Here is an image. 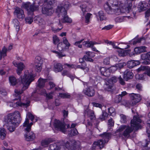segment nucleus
Masks as SVG:
<instances>
[{
  "instance_id": "obj_1",
  "label": "nucleus",
  "mask_w": 150,
  "mask_h": 150,
  "mask_svg": "<svg viewBox=\"0 0 150 150\" xmlns=\"http://www.w3.org/2000/svg\"><path fill=\"white\" fill-rule=\"evenodd\" d=\"M21 81L23 84V86L21 90L18 89L15 90V94L13 95V96L15 98L13 99V102H10L8 105L11 107L16 108L18 106L27 107L29 106L30 102L28 101L26 103H23L20 101H15L21 99L20 94L23 93L24 91L27 88L30 83L34 80L33 76L30 74H29L28 71L25 72L23 76L21 77Z\"/></svg>"
},
{
  "instance_id": "obj_2",
  "label": "nucleus",
  "mask_w": 150,
  "mask_h": 150,
  "mask_svg": "<svg viewBox=\"0 0 150 150\" xmlns=\"http://www.w3.org/2000/svg\"><path fill=\"white\" fill-rule=\"evenodd\" d=\"M142 121L138 117L134 116L131 121V126L128 125H122L119 127L116 130V133L117 137L123 138H128L130 136V133L134 129L137 130L141 128L140 123Z\"/></svg>"
},
{
  "instance_id": "obj_3",
  "label": "nucleus",
  "mask_w": 150,
  "mask_h": 150,
  "mask_svg": "<svg viewBox=\"0 0 150 150\" xmlns=\"http://www.w3.org/2000/svg\"><path fill=\"white\" fill-rule=\"evenodd\" d=\"M21 120L18 111H15L13 113L9 114L6 119L7 129L11 132L14 131L16 127L19 125Z\"/></svg>"
},
{
  "instance_id": "obj_4",
  "label": "nucleus",
  "mask_w": 150,
  "mask_h": 150,
  "mask_svg": "<svg viewBox=\"0 0 150 150\" xmlns=\"http://www.w3.org/2000/svg\"><path fill=\"white\" fill-rule=\"evenodd\" d=\"M69 7V3L68 1L63 2L58 6L56 9V11L58 13L59 17L58 23L59 25H62L61 22L64 23L71 22L72 20L67 15L66 10Z\"/></svg>"
},
{
  "instance_id": "obj_5",
  "label": "nucleus",
  "mask_w": 150,
  "mask_h": 150,
  "mask_svg": "<svg viewBox=\"0 0 150 150\" xmlns=\"http://www.w3.org/2000/svg\"><path fill=\"white\" fill-rule=\"evenodd\" d=\"M111 134L110 133L105 132L100 136L103 138L95 142L92 145V149H95L96 147H98L100 149L103 148L105 143L108 142L110 137Z\"/></svg>"
},
{
  "instance_id": "obj_6",
  "label": "nucleus",
  "mask_w": 150,
  "mask_h": 150,
  "mask_svg": "<svg viewBox=\"0 0 150 150\" xmlns=\"http://www.w3.org/2000/svg\"><path fill=\"white\" fill-rule=\"evenodd\" d=\"M80 142L79 141H76L74 139H72L65 143V146L69 150H76L79 148Z\"/></svg>"
},
{
  "instance_id": "obj_7",
  "label": "nucleus",
  "mask_w": 150,
  "mask_h": 150,
  "mask_svg": "<svg viewBox=\"0 0 150 150\" xmlns=\"http://www.w3.org/2000/svg\"><path fill=\"white\" fill-rule=\"evenodd\" d=\"M55 0L49 1V4L45 5L42 10V13L46 16H50L53 13L54 10L51 5L54 2Z\"/></svg>"
},
{
  "instance_id": "obj_8",
  "label": "nucleus",
  "mask_w": 150,
  "mask_h": 150,
  "mask_svg": "<svg viewBox=\"0 0 150 150\" xmlns=\"http://www.w3.org/2000/svg\"><path fill=\"white\" fill-rule=\"evenodd\" d=\"M35 1H34L33 5L31 4L30 2H28L23 4V7L26 9L28 12H33L38 9V5Z\"/></svg>"
},
{
  "instance_id": "obj_9",
  "label": "nucleus",
  "mask_w": 150,
  "mask_h": 150,
  "mask_svg": "<svg viewBox=\"0 0 150 150\" xmlns=\"http://www.w3.org/2000/svg\"><path fill=\"white\" fill-rule=\"evenodd\" d=\"M43 61L41 58L39 56L36 57L35 60L34 68L36 71H41L42 68Z\"/></svg>"
},
{
  "instance_id": "obj_10",
  "label": "nucleus",
  "mask_w": 150,
  "mask_h": 150,
  "mask_svg": "<svg viewBox=\"0 0 150 150\" xmlns=\"http://www.w3.org/2000/svg\"><path fill=\"white\" fill-rule=\"evenodd\" d=\"M104 8L108 14H115L116 15H119L121 13V10L119 8H117L115 9L114 8H111L110 6L107 5H104Z\"/></svg>"
},
{
  "instance_id": "obj_11",
  "label": "nucleus",
  "mask_w": 150,
  "mask_h": 150,
  "mask_svg": "<svg viewBox=\"0 0 150 150\" xmlns=\"http://www.w3.org/2000/svg\"><path fill=\"white\" fill-rule=\"evenodd\" d=\"M54 126L55 128L64 133L66 131L65 124L64 122H60L59 120H55L54 122Z\"/></svg>"
},
{
  "instance_id": "obj_12",
  "label": "nucleus",
  "mask_w": 150,
  "mask_h": 150,
  "mask_svg": "<svg viewBox=\"0 0 150 150\" xmlns=\"http://www.w3.org/2000/svg\"><path fill=\"white\" fill-rule=\"evenodd\" d=\"M49 150H65L64 146L61 145L59 142H57L51 144L49 148Z\"/></svg>"
},
{
  "instance_id": "obj_13",
  "label": "nucleus",
  "mask_w": 150,
  "mask_h": 150,
  "mask_svg": "<svg viewBox=\"0 0 150 150\" xmlns=\"http://www.w3.org/2000/svg\"><path fill=\"white\" fill-rule=\"evenodd\" d=\"M141 59L144 61L142 62L145 64H150V52L142 54L141 55Z\"/></svg>"
},
{
  "instance_id": "obj_14",
  "label": "nucleus",
  "mask_w": 150,
  "mask_h": 150,
  "mask_svg": "<svg viewBox=\"0 0 150 150\" xmlns=\"http://www.w3.org/2000/svg\"><path fill=\"white\" fill-rule=\"evenodd\" d=\"M14 13L19 19H23L25 17L23 11L19 8L16 7L14 11Z\"/></svg>"
},
{
  "instance_id": "obj_15",
  "label": "nucleus",
  "mask_w": 150,
  "mask_h": 150,
  "mask_svg": "<svg viewBox=\"0 0 150 150\" xmlns=\"http://www.w3.org/2000/svg\"><path fill=\"white\" fill-rule=\"evenodd\" d=\"M131 98L133 105L136 104L139 102L141 99V96L139 94L132 93L131 96Z\"/></svg>"
},
{
  "instance_id": "obj_16",
  "label": "nucleus",
  "mask_w": 150,
  "mask_h": 150,
  "mask_svg": "<svg viewBox=\"0 0 150 150\" xmlns=\"http://www.w3.org/2000/svg\"><path fill=\"white\" fill-rule=\"evenodd\" d=\"M26 131V133L25 135V139L26 141H32L35 138V135L33 132L30 131Z\"/></svg>"
},
{
  "instance_id": "obj_17",
  "label": "nucleus",
  "mask_w": 150,
  "mask_h": 150,
  "mask_svg": "<svg viewBox=\"0 0 150 150\" xmlns=\"http://www.w3.org/2000/svg\"><path fill=\"white\" fill-rule=\"evenodd\" d=\"M83 93L89 97H92L95 94V91L93 87H90L85 88L83 91Z\"/></svg>"
},
{
  "instance_id": "obj_18",
  "label": "nucleus",
  "mask_w": 150,
  "mask_h": 150,
  "mask_svg": "<svg viewBox=\"0 0 150 150\" xmlns=\"http://www.w3.org/2000/svg\"><path fill=\"white\" fill-rule=\"evenodd\" d=\"M99 69L102 75L105 77H108L110 75V68L109 69L105 67H100Z\"/></svg>"
},
{
  "instance_id": "obj_19",
  "label": "nucleus",
  "mask_w": 150,
  "mask_h": 150,
  "mask_svg": "<svg viewBox=\"0 0 150 150\" xmlns=\"http://www.w3.org/2000/svg\"><path fill=\"white\" fill-rule=\"evenodd\" d=\"M13 64L15 66L17 67V74L18 75H20L22 72V71L25 67V66L22 62L17 63L16 62H13Z\"/></svg>"
},
{
  "instance_id": "obj_20",
  "label": "nucleus",
  "mask_w": 150,
  "mask_h": 150,
  "mask_svg": "<svg viewBox=\"0 0 150 150\" xmlns=\"http://www.w3.org/2000/svg\"><path fill=\"white\" fill-rule=\"evenodd\" d=\"M138 72L145 71L144 73L150 77V67L148 66H141L137 69Z\"/></svg>"
},
{
  "instance_id": "obj_21",
  "label": "nucleus",
  "mask_w": 150,
  "mask_h": 150,
  "mask_svg": "<svg viewBox=\"0 0 150 150\" xmlns=\"http://www.w3.org/2000/svg\"><path fill=\"white\" fill-rule=\"evenodd\" d=\"M133 76V73L129 70H126L124 73V79L126 81L132 78Z\"/></svg>"
},
{
  "instance_id": "obj_22",
  "label": "nucleus",
  "mask_w": 150,
  "mask_h": 150,
  "mask_svg": "<svg viewBox=\"0 0 150 150\" xmlns=\"http://www.w3.org/2000/svg\"><path fill=\"white\" fill-rule=\"evenodd\" d=\"M33 124V123L31 122L29 123V119L28 118H26L23 124V126L25 130H28V131L31 130V126Z\"/></svg>"
},
{
  "instance_id": "obj_23",
  "label": "nucleus",
  "mask_w": 150,
  "mask_h": 150,
  "mask_svg": "<svg viewBox=\"0 0 150 150\" xmlns=\"http://www.w3.org/2000/svg\"><path fill=\"white\" fill-rule=\"evenodd\" d=\"M54 141V139L53 138H49L46 139L42 141L41 144L43 146L47 147L50 143L53 142Z\"/></svg>"
},
{
  "instance_id": "obj_24",
  "label": "nucleus",
  "mask_w": 150,
  "mask_h": 150,
  "mask_svg": "<svg viewBox=\"0 0 150 150\" xmlns=\"http://www.w3.org/2000/svg\"><path fill=\"white\" fill-rule=\"evenodd\" d=\"M146 48V47L145 46L137 47L134 49V52L137 54L146 52H147Z\"/></svg>"
},
{
  "instance_id": "obj_25",
  "label": "nucleus",
  "mask_w": 150,
  "mask_h": 150,
  "mask_svg": "<svg viewBox=\"0 0 150 150\" xmlns=\"http://www.w3.org/2000/svg\"><path fill=\"white\" fill-rule=\"evenodd\" d=\"M85 115H87L91 120H94L95 118V117L94 112L88 109H86L84 112Z\"/></svg>"
},
{
  "instance_id": "obj_26",
  "label": "nucleus",
  "mask_w": 150,
  "mask_h": 150,
  "mask_svg": "<svg viewBox=\"0 0 150 150\" xmlns=\"http://www.w3.org/2000/svg\"><path fill=\"white\" fill-rule=\"evenodd\" d=\"M126 65V63L124 62L118 63L116 64L115 66H113L110 67V69L113 71H115L117 69H120L122 68Z\"/></svg>"
},
{
  "instance_id": "obj_27",
  "label": "nucleus",
  "mask_w": 150,
  "mask_h": 150,
  "mask_svg": "<svg viewBox=\"0 0 150 150\" xmlns=\"http://www.w3.org/2000/svg\"><path fill=\"white\" fill-rule=\"evenodd\" d=\"M139 64V62L137 60L129 61L127 63V65L128 67L130 69L134 67Z\"/></svg>"
},
{
  "instance_id": "obj_28",
  "label": "nucleus",
  "mask_w": 150,
  "mask_h": 150,
  "mask_svg": "<svg viewBox=\"0 0 150 150\" xmlns=\"http://www.w3.org/2000/svg\"><path fill=\"white\" fill-rule=\"evenodd\" d=\"M148 5L147 4L145 1L140 2L139 4L138 8H139V12L144 11L146 9Z\"/></svg>"
},
{
  "instance_id": "obj_29",
  "label": "nucleus",
  "mask_w": 150,
  "mask_h": 150,
  "mask_svg": "<svg viewBox=\"0 0 150 150\" xmlns=\"http://www.w3.org/2000/svg\"><path fill=\"white\" fill-rule=\"evenodd\" d=\"M97 19L98 20L100 19V21H102L106 19V17L105 14L102 11H100L96 15Z\"/></svg>"
},
{
  "instance_id": "obj_30",
  "label": "nucleus",
  "mask_w": 150,
  "mask_h": 150,
  "mask_svg": "<svg viewBox=\"0 0 150 150\" xmlns=\"http://www.w3.org/2000/svg\"><path fill=\"white\" fill-rule=\"evenodd\" d=\"M63 69V67L62 64L59 63H56L54 65V71L56 72L61 71Z\"/></svg>"
},
{
  "instance_id": "obj_31",
  "label": "nucleus",
  "mask_w": 150,
  "mask_h": 150,
  "mask_svg": "<svg viewBox=\"0 0 150 150\" xmlns=\"http://www.w3.org/2000/svg\"><path fill=\"white\" fill-rule=\"evenodd\" d=\"M47 79H43L40 78L38 80V86L40 88H42L44 87L45 83L47 82Z\"/></svg>"
},
{
  "instance_id": "obj_32",
  "label": "nucleus",
  "mask_w": 150,
  "mask_h": 150,
  "mask_svg": "<svg viewBox=\"0 0 150 150\" xmlns=\"http://www.w3.org/2000/svg\"><path fill=\"white\" fill-rule=\"evenodd\" d=\"M9 80L11 85L12 86H14L16 85L18 83L17 80L14 76L9 77Z\"/></svg>"
},
{
  "instance_id": "obj_33",
  "label": "nucleus",
  "mask_w": 150,
  "mask_h": 150,
  "mask_svg": "<svg viewBox=\"0 0 150 150\" xmlns=\"http://www.w3.org/2000/svg\"><path fill=\"white\" fill-rule=\"evenodd\" d=\"M7 52V48L5 46H4L2 48V51H0V59L1 60L2 57H4L6 56Z\"/></svg>"
},
{
  "instance_id": "obj_34",
  "label": "nucleus",
  "mask_w": 150,
  "mask_h": 150,
  "mask_svg": "<svg viewBox=\"0 0 150 150\" xmlns=\"http://www.w3.org/2000/svg\"><path fill=\"white\" fill-rule=\"evenodd\" d=\"M6 131L4 128H0V138L4 139L6 137Z\"/></svg>"
},
{
  "instance_id": "obj_35",
  "label": "nucleus",
  "mask_w": 150,
  "mask_h": 150,
  "mask_svg": "<svg viewBox=\"0 0 150 150\" xmlns=\"http://www.w3.org/2000/svg\"><path fill=\"white\" fill-rule=\"evenodd\" d=\"M13 22L14 24V26L16 28V31L18 32L20 29L19 26V22L17 19H15L13 21Z\"/></svg>"
},
{
  "instance_id": "obj_36",
  "label": "nucleus",
  "mask_w": 150,
  "mask_h": 150,
  "mask_svg": "<svg viewBox=\"0 0 150 150\" xmlns=\"http://www.w3.org/2000/svg\"><path fill=\"white\" fill-rule=\"evenodd\" d=\"M103 87L105 90L110 91H111L112 86L111 84L108 81L104 84Z\"/></svg>"
},
{
  "instance_id": "obj_37",
  "label": "nucleus",
  "mask_w": 150,
  "mask_h": 150,
  "mask_svg": "<svg viewBox=\"0 0 150 150\" xmlns=\"http://www.w3.org/2000/svg\"><path fill=\"white\" fill-rule=\"evenodd\" d=\"M79 133L76 129H73L71 130L70 133L68 134L69 137H72L78 134Z\"/></svg>"
},
{
  "instance_id": "obj_38",
  "label": "nucleus",
  "mask_w": 150,
  "mask_h": 150,
  "mask_svg": "<svg viewBox=\"0 0 150 150\" xmlns=\"http://www.w3.org/2000/svg\"><path fill=\"white\" fill-rule=\"evenodd\" d=\"M83 45L87 47H92L93 44L92 41H84L83 42Z\"/></svg>"
},
{
  "instance_id": "obj_39",
  "label": "nucleus",
  "mask_w": 150,
  "mask_h": 150,
  "mask_svg": "<svg viewBox=\"0 0 150 150\" xmlns=\"http://www.w3.org/2000/svg\"><path fill=\"white\" fill-rule=\"evenodd\" d=\"M35 21L36 23L39 24L40 25L43 24L44 23V20L40 17H38L36 18Z\"/></svg>"
},
{
  "instance_id": "obj_40",
  "label": "nucleus",
  "mask_w": 150,
  "mask_h": 150,
  "mask_svg": "<svg viewBox=\"0 0 150 150\" xmlns=\"http://www.w3.org/2000/svg\"><path fill=\"white\" fill-rule=\"evenodd\" d=\"M59 96L63 98H70V95L68 93H59Z\"/></svg>"
},
{
  "instance_id": "obj_41",
  "label": "nucleus",
  "mask_w": 150,
  "mask_h": 150,
  "mask_svg": "<svg viewBox=\"0 0 150 150\" xmlns=\"http://www.w3.org/2000/svg\"><path fill=\"white\" fill-rule=\"evenodd\" d=\"M80 7L83 14L85 12L87 11V8L86 4L85 2H84L82 5H81Z\"/></svg>"
},
{
  "instance_id": "obj_42",
  "label": "nucleus",
  "mask_w": 150,
  "mask_h": 150,
  "mask_svg": "<svg viewBox=\"0 0 150 150\" xmlns=\"http://www.w3.org/2000/svg\"><path fill=\"white\" fill-rule=\"evenodd\" d=\"M108 116V114L106 112H103L102 115L100 116L99 118L101 121H103L106 119Z\"/></svg>"
},
{
  "instance_id": "obj_43",
  "label": "nucleus",
  "mask_w": 150,
  "mask_h": 150,
  "mask_svg": "<svg viewBox=\"0 0 150 150\" xmlns=\"http://www.w3.org/2000/svg\"><path fill=\"white\" fill-rule=\"evenodd\" d=\"M120 117V121L123 123H125L127 122V117L125 115L123 114H121Z\"/></svg>"
},
{
  "instance_id": "obj_44",
  "label": "nucleus",
  "mask_w": 150,
  "mask_h": 150,
  "mask_svg": "<svg viewBox=\"0 0 150 150\" xmlns=\"http://www.w3.org/2000/svg\"><path fill=\"white\" fill-rule=\"evenodd\" d=\"M81 66L83 67L81 68V69L83 70L85 73L88 72L89 70V68L86 66V63H83L81 64Z\"/></svg>"
},
{
  "instance_id": "obj_45",
  "label": "nucleus",
  "mask_w": 150,
  "mask_h": 150,
  "mask_svg": "<svg viewBox=\"0 0 150 150\" xmlns=\"http://www.w3.org/2000/svg\"><path fill=\"white\" fill-rule=\"evenodd\" d=\"M65 45L62 42L59 43L57 45V48L58 50L60 51H62L64 49Z\"/></svg>"
},
{
  "instance_id": "obj_46",
  "label": "nucleus",
  "mask_w": 150,
  "mask_h": 150,
  "mask_svg": "<svg viewBox=\"0 0 150 150\" xmlns=\"http://www.w3.org/2000/svg\"><path fill=\"white\" fill-rule=\"evenodd\" d=\"M62 75L63 76L67 75L69 77L72 79H74V77L71 75L68 71L66 70L63 71L62 73Z\"/></svg>"
},
{
  "instance_id": "obj_47",
  "label": "nucleus",
  "mask_w": 150,
  "mask_h": 150,
  "mask_svg": "<svg viewBox=\"0 0 150 150\" xmlns=\"http://www.w3.org/2000/svg\"><path fill=\"white\" fill-rule=\"evenodd\" d=\"M92 15L90 13H88L85 16V22L86 23L88 24L90 22V19L91 17V16Z\"/></svg>"
},
{
  "instance_id": "obj_48",
  "label": "nucleus",
  "mask_w": 150,
  "mask_h": 150,
  "mask_svg": "<svg viewBox=\"0 0 150 150\" xmlns=\"http://www.w3.org/2000/svg\"><path fill=\"white\" fill-rule=\"evenodd\" d=\"M117 80V78L115 76H113L108 80V81L110 84H113L116 83Z\"/></svg>"
},
{
  "instance_id": "obj_49",
  "label": "nucleus",
  "mask_w": 150,
  "mask_h": 150,
  "mask_svg": "<svg viewBox=\"0 0 150 150\" xmlns=\"http://www.w3.org/2000/svg\"><path fill=\"white\" fill-rule=\"evenodd\" d=\"M25 21L26 23L31 24L33 21V18L28 16L25 18Z\"/></svg>"
},
{
  "instance_id": "obj_50",
  "label": "nucleus",
  "mask_w": 150,
  "mask_h": 150,
  "mask_svg": "<svg viewBox=\"0 0 150 150\" xmlns=\"http://www.w3.org/2000/svg\"><path fill=\"white\" fill-rule=\"evenodd\" d=\"M143 39V38H140L139 39H134L133 40H132L131 41V44H132L133 45H135L137 43H140Z\"/></svg>"
},
{
  "instance_id": "obj_51",
  "label": "nucleus",
  "mask_w": 150,
  "mask_h": 150,
  "mask_svg": "<svg viewBox=\"0 0 150 150\" xmlns=\"http://www.w3.org/2000/svg\"><path fill=\"white\" fill-rule=\"evenodd\" d=\"M123 4V3H120V4H119L117 0H116V1H115V2H114V4H113V5L112 7L114 8L115 6L118 7V5H119V7H122L124 8V7H123L122 6V4Z\"/></svg>"
},
{
  "instance_id": "obj_52",
  "label": "nucleus",
  "mask_w": 150,
  "mask_h": 150,
  "mask_svg": "<svg viewBox=\"0 0 150 150\" xmlns=\"http://www.w3.org/2000/svg\"><path fill=\"white\" fill-rule=\"evenodd\" d=\"M122 98L120 95L117 96L115 98V101L116 103H118L121 101Z\"/></svg>"
},
{
  "instance_id": "obj_53",
  "label": "nucleus",
  "mask_w": 150,
  "mask_h": 150,
  "mask_svg": "<svg viewBox=\"0 0 150 150\" xmlns=\"http://www.w3.org/2000/svg\"><path fill=\"white\" fill-rule=\"evenodd\" d=\"M63 42L67 47H69L70 46V44L68 42L66 38L65 37L63 38Z\"/></svg>"
},
{
  "instance_id": "obj_54",
  "label": "nucleus",
  "mask_w": 150,
  "mask_h": 150,
  "mask_svg": "<svg viewBox=\"0 0 150 150\" xmlns=\"http://www.w3.org/2000/svg\"><path fill=\"white\" fill-rule=\"evenodd\" d=\"M83 40L84 39H82L80 41H76L75 42L74 44L75 45L77 46L79 48H81L82 45L80 44L83 41Z\"/></svg>"
},
{
  "instance_id": "obj_55",
  "label": "nucleus",
  "mask_w": 150,
  "mask_h": 150,
  "mask_svg": "<svg viewBox=\"0 0 150 150\" xmlns=\"http://www.w3.org/2000/svg\"><path fill=\"white\" fill-rule=\"evenodd\" d=\"M132 6V4L131 3H129V4L128 5V6L126 7L125 8V11L127 13H129L131 11V7Z\"/></svg>"
},
{
  "instance_id": "obj_56",
  "label": "nucleus",
  "mask_w": 150,
  "mask_h": 150,
  "mask_svg": "<svg viewBox=\"0 0 150 150\" xmlns=\"http://www.w3.org/2000/svg\"><path fill=\"white\" fill-rule=\"evenodd\" d=\"M53 43L56 44L58 43L59 41V38L56 35L53 36Z\"/></svg>"
},
{
  "instance_id": "obj_57",
  "label": "nucleus",
  "mask_w": 150,
  "mask_h": 150,
  "mask_svg": "<svg viewBox=\"0 0 150 150\" xmlns=\"http://www.w3.org/2000/svg\"><path fill=\"white\" fill-rule=\"evenodd\" d=\"M86 57H93L94 56V55L93 54V53L90 51L86 52Z\"/></svg>"
},
{
  "instance_id": "obj_58",
  "label": "nucleus",
  "mask_w": 150,
  "mask_h": 150,
  "mask_svg": "<svg viewBox=\"0 0 150 150\" xmlns=\"http://www.w3.org/2000/svg\"><path fill=\"white\" fill-rule=\"evenodd\" d=\"M116 1V0H109L105 5H107L108 6L111 5L112 6L114 4V2Z\"/></svg>"
},
{
  "instance_id": "obj_59",
  "label": "nucleus",
  "mask_w": 150,
  "mask_h": 150,
  "mask_svg": "<svg viewBox=\"0 0 150 150\" xmlns=\"http://www.w3.org/2000/svg\"><path fill=\"white\" fill-rule=\"evenodd\" d=\"M121 104L125 106H128L129 105V102L126 100H123L121 101Z\"/></svg>"
},
{
  "instance_id": "obj_60",
  "label": "nucleus",
  "mask_w": 150,
  "mask_h": 150,
  "mask_svg": "<svg viewBox=\"0 0 150 150\" xmlns=\"http://www.w3.org/2000/svg\"><path fill=\"white\" fill-rule=\"evenodd\" d=\"M108 111L109 113L110 114V115H112V114H114V111H115V109L114 108H108Z\"/></svg>"
},
{
  "instance_id": "obj_61",
  "label": "nucleus",
  "mask_w": 150,
  "mask_h": 150,
  "mask_svg": "<svg viewBox=\"0 0 150 150\" xmlns=\"http://www.w3.org/2000/svg\"><path fill=\"white\" fill-rule=\"evenodd\" d=\"M149 144H150V141H147L146 140L144 143H142V146L144 147H147L149 148H150V146H148V145Z\"/></svg>"
},
{
  "instance_id": "obj_62",
  "label": "nucleus",
  "mask_w": 150,
  "mask_h": 150,
  "mask_svg": "<svg viewBox=\"0 0 150 150\" xmlns=\"http://www.w3.org/2000/svg\"><path fill=\"white\" fill-rule=\"evenodd\" d=\"M103 63L105 64H108L110 63V58L107 57L104 59Z\"/></svg>"
},
{
  "instance_id": "obj_63",
  "label": "nucleus",
  "mask_w": 150,
  "mask_h": 150,
  "mask_svg": "<svg viewBox=\"0 0 150 150\" xmlns=\"http://www.w3.org/2000/svg\"><path fill=\"white\" fill-rule=\"evenodd\" d=\"M108 125L110 127H112L114 125V122L112 118L109 119L108 121Z\"/></svg>"
},
{
  "instance_id": "obj_64",
  "label": "nucleus",
  "mask_w": 150,
  "mask_h": 150,
  "mask_svg": "<svg viewBox=\"0 0 150 150\" xmlns=\"http://www.w3.org/2000/svg\"><path fill=\"white\" fill-rule=\"evenodd\" d=\"M27 116L29 117L31 121H33L34 118V116L30 112H28L27 114Z\"/></svg>"
}]
</instances>
